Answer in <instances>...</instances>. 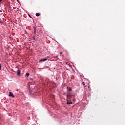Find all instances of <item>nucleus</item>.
Masks as SVG:
<instances>
[{"mask_svg": "<svg viewBox=\"0 0 125 125\" xmlns=\"http://www.w3.org/2000/svg\"><path fill=\"white\" fill-rule=\"evenodd\" d=\"M47 61V58L41 59L40 60L39 62H42Z\"/></svg>", "mask_w": 125, "mask_h": 125, "instance_id": "f257e3e1", "label": "nucleus"}, {"mask_svg": "<svg viewBox=\"0 0 125 125\" xmlns=\"http://www.w3.org/2000/svg\"><path fill=\"white\" fill-rule=\"evenodd\" d=\"M9 96L12 97H13V98L15 97V96H14V95H13V93H12V92H9Z\"/></svg>", "mask_w": 125, "mask_h": 125, "instance_id": "f03ea898", "label": "nucleus"}, {"mask_svg": "<svg viewBox=\"0 0 125 125\" xmlns=\"http://www.w3.org/2000/svg\"><path fill=\"white\" fill-rule=\"evenodd\" d=\"M71 99V95L68 94L67 95V100H69Z\"/></svg>", "mask_w": 125, "mask_h": 125, "instance_id": "7ed1b4c3", "label": "nucleus"}, {"mask_svg": "<svg viewBox=\"0 0 125 125\" xmlns=\"http://www.w3.org/2000/svg\"><path fill=\"white\" fill-rule=\"evenodd\" d=\"M72 103H73V102H72L71 101L67 102V105H71V104H72Z\"/></svg>", "mask_w": 125, "mask_h": 125, "instance_id": "20e7f679", "label": "nucleus"}, {"mask_svg": "<svg viewBox=\"0 0 125 125\" xmlns=\"http://www.w3.org/2000/svg\"><path fill=\"white\" fill-rule=\"evenodd\" d=\"M20 74H21V70L19 69L17 71V75H18V76H20Z\"/></svg>", "mask_w": 125, "mask_h": 125, "instance_id": "39448f33", "label": "nucleus"}, {"mask_svg": "<svg viewBox=\"0 0 125 125\" xmlns=\"http://www.w3.org/2000/svg\"><path fill=\"white\" fill-rule=\"evenodd\" d=\"M82 84H83V85H85V82L84 81H83V80L82 81Z\"/></svg>", "mask_w": 125, "mask_h": 125, "instance_id": "423d86ee", "label": "nucleus"}, {"mask_svg": "<svg viewBox=\"0 0 125 125\" xmlns=\"http://www.w3.org/2000/svg\"><path fill=\"white\" fill-rule=\"evenodd\" d=\"M34 34H36L37 33V29H36V27H34Z\"/></svg>", "mask_w": 125, "mask_h": 125, "instance_id": "0eeeda50", "label": "nucleus"}, {"mask_svg": "<svg viewBox=\"0 0 125 125\" xmlns=\"http://www.w3.org/2000/svg\"><path fill=\"white\" fill-rule=\"evenodd\" d=\"M36 16H40V13H36Z\"/></svg>", "mask_w": 125, "mask_h": 125, "instance_id": "6e6552de", "label": "nucleus"}, {"mask_svg": "<svg viewBox=\"0 0 125 125\" xmlns=\"http://www.w3.org/2000/svg\"><path fill=\"white\" fill-rule=\"evenodd\" d=\"M26 76L27 77H29V76H30V73H27L26 74Z\"/></svg>", "mask_w": 125, "mask_h": 125, "instance_id": "1a4fd4ad", "label": "nucleus"}, {"mask_svg": "<svg viewBox=\"0 0 125 125\" xmlns=\"http://www.w3.org/2000/svg\"><path fill=\"white\" fill-rule=\"evenodd\" d=\"M1 70V64L0 63V70Z\"/></svg>", "mask_w": 125, "mask_h": 125, "instance_id": "9d476101", "label": "nucleus"}, {"mask_svg": "<svg viewBox=\"0 0 125 125\" xmlns=\"http://www.w3.org/2000/svg\"><path fill=\"white\" fill-rule=\"evenodd\" d=\"M33 39L34 40V41H36V38H35V37H33Z\"/></svg>", "mask_w": 125, "mask_h": 125, "instance_id": "9b49d317", "label": "nucleus"}, {"mask_svg": "<svg viewBox=\"0 0 125 125\" xmlns=\"http://www.w3.org/2000/svg\"><path fill=\"white\" fill-rule=\"evenodd\" d=\"M54 58H58V56H56V57H54Z\"/></svg>", "mask_w": 125, "mask_h": 125, "instance_id": "f8f14e48", "label": "nucleus"}, {"mask_svg": "<svg viewBox=\"0 0 125 125\" xmlns=\"http://www.w3.org/2000/svg\"><path fill=\"white\" fill-rule=\"evenodd\" d=\"M69 91H72V89H71L70 88H69Z\"/></svg>", "mask_w": 125, "mask_h": 125, "instance_id": "ddd939ff", "label": "nucleus"}, {"mask_svg": "<svg viewBox=\"0 0 125 125\" xmlns=\"http://www.w3.org/2000/svg\"><path fill=\"white\" fill-rule=\"evenodd\" d=\"M60 54H62V52H60Z\"/></svg>", "mask_w": 125, "mask_h": 125, "instance_id": "4468645a", "label": "nucleus"}, {"mask_svg": "<svg viewBox=\"0 0 125 125\" xmlns=\"http://www.w3.org/2000/svg\"><path fill=\"white\" fill-rule=\"evenodd\" d=\"M2 1V0H0V2H1Z\"/></svg>", "mask_w": 125, "mask_h": 125, "instance_id": "2eb2a0df", "label": "nucleus"}, {"mask_svg": "<svg viewBox=\"0 0 125 125\" xmlns=\"http://www.w3.org/2000/svg\"><path fill=\"white\" fill-rule=\"evenodd\" d=\"M29 15V17H30V18H31V15Z\"/></svg>", "mask_w": 125, "mask_h": 125, "instance_id": "dca6fc26", "label": "nucleus"}, {"mask_svg": "<svg viewBox=\"0 0 125 125\" xmlns=\"http://www.w3.org/2000/svg\"><path fill=\"white\" fill-rule=\"evenodd\" d=\"M88 87L89 88V86H88Z\"/></svg>", "mask_w": 125, "mask_h": 125, "instance_id": "f3484780", "label": "nucleus"}]
</instances>
